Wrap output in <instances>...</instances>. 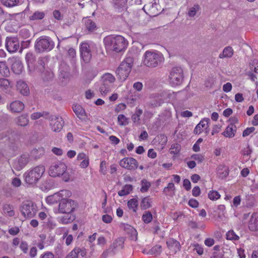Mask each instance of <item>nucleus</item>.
I'll return each mask as SVG.
<instances>
[{"label": "nucleus", "mask_w": 258, "mask_h": 258, "mask_svg": "<svg viewBox=\"0 0 258 258\" xmlns=\"http://www.w3.org/2000/svg\"><path fill=\"white\" fill-rule=\"evenodd\" d=\"M44 16L45 14L44 12L37 11L30 16L29 18L31 20H38L42 19Z\"/></svg>", "instance_id": "42"}, {"label": "nucleus", "mask_w": 258, "mask_h": 258, "mask_svg": "<svg viewBox=\"0 0 258 258\" xmlns=\"http://www.w3.org/2000/svg\"><path fill=\"white\" fill-rule=\"evenodd\" d=\"M36 209L33 203L30 201L24 202L21 207L22 214L25 218H32L36 214Z\"/></svg>", "instance_id": "10"}, {"label": "nucleus", "mask_w": 258, "mask_h": 258, "mask_svg": "<svg viewBox=\"0 0 258 258\" xmlns=\"http://www.w3.org/2000/svg\"><path fill=\"white\" fill-rule=\"evenodd\" d=\"M142 219L146 224L150 223L153 220V215L149 211H146L142 215Z\"/></svg>", "instance_id": "40"}, {"label": "nucleus", "mask_w": 258, "mask_h": 258, "mask_svg": "<svg viewBox=\"0 0 258 258\" xmlns=\"http://www.w3.org/2000/svg\"><path fill=\"white\" fill-rule=\"evenodd\" d=\"M35 49L39 52L49 51L54 47V43L49 37L41 36L37 39L35 45Z\"/></svg>", "instance_id": "6"}, {"label": "nucleus", "mask_w": 258, "mask_h": 258, "mask_svg": "<svg viewBox=\"0 0 258 258\" xmlns=\"http://www.w3.org/2000/svg\"><path fill=\"white\" fill-rule=\"evenodd\" d=\"M183 72L180 67H174L170 71L169 80L172 86L180 85L183 80Z\"/></svg>", "instance_id": "7"}, {"label": "nucleus", "mask_w": 258, "mask_h": 258, "mask_svg": "<svg viewBox=\"0 0 258 258\" xmlns=\"http://www.w3.org/2000/svg\"><path fill=\"white\" fill-rule=\"evenodd\" d=\"M255 130V128L254 127H250L246 128L242 133L243 137H246L249 136L251 133H252Z\"/></svg>", "instance_id": "59"}, {"label": "nucleus", "mask_w": 258, "mask_h": 258, "mask_svg": "<svg viewBox=\"0 0 258 258\" xmlns=\"http://www.w3.org/2000/svg\"><path fill=\"white\" fill-rule=\"evenodd\" d=\"M191 158L197 161L199 163L203 162L205 159L204 156L200 154H193Z\"/></svg>", "instance_id": "56"}, {"label": "nucleus", "mask_w": 258, "mask_h": 258, "mask_svg": "<svg viewBox=\"0 0 258 258\" xmlns=\"http://www.w3.org/2000/svg\"><path fill=\"white\" fill-rule=\"evenodd\" d=\"M82 256H84L86 254L85 249H82L79 247H75L66 256V258H78V255L80 254Z\"/></svg>", "instance_id": "21"}, {"label": "nucleus", "mask_w": 258, "mask_h": 258, "mask_svg": "<svg viewBox=\"0 0 258 258\" xmlns=\"http://www.w3.org/2000/svg\"><path fill=\"white\" fill-rule=\"evenodd\" d=\"M211 258H224L223 251H215Z\"/></svg>", "instance_id": "64"}, {"label": "nucleus", "mask_w": 258, "mask_h": 258, "mask_svg": "<svg viewBox=\"0 0 258 258\" xmlns=\"http://www.w3.org/2000/svg\"><path fill=\"white\" fill-rule=\"evenodd\" d=\"M23 69L22 63L19 60H15L12 65V70L16 74H20L22 73Z\"/></svg>", "instance_id": "30"}, {"label": "nucleus", "mask_w": 258, "mask_h": 258, "mask_svg": "<svg viewBox=\"0 0 258 258\" xmlns=\"http://www.w3.org/2000/svg\"><path fill=\"white\" fill-rule=\"evenodd\" d=\"M72 196V192L67 189L61 190L59 191L48 196L46 199L47 203L53 204L57 202L60 203L62 201H68L70 200V198Z\"/></svg>", "instance_id": "5"}, {"label": "nucleus", "mask_w": 258, "mask_h": 258, "mask_svg": "<svg viewBox=\"0 0 258 258\" xmlns=\"http://www.w3.org/2000/svg\"><path fill=\"white\" fill-rule=\"evenodd\" d=\"M74 219L73 216L67 214L66 216L61 217L60 218V222L63 224H68L72 222Z\"/></svg>", "instance_id": "49"}, {"label": "nucleus", "mask_w": 258, "mask_h": 258, "mask_svg": "<svg viewBox=\"0 0 258 258\" xmlns=\"http://www.w3.org/2000/svg\"><path fill=\"white\" fill-rule=\"evenodd\" d=\"M233 54V49L230 46H228L225 47L223 52L219 55V57L220 58H223L225 57H231L232 56Z\"/></svg>", "instance_id": "34"}, {"label": "nucleus", "mask_w": 258, "mask_h": 258, "mask_svg": "<svg viewBox=\"0 0 258 258\" xmlns=\"http://www.w3.org/2000/svg\"><path fill=\"white\" fill-rule=\"evenodd\" d=\"M180 150V145L178 143H174L171 145L169 149V153L170 154L173 155V156H176L179 154Z\"/></svg>", "instance_id": "37"}, {"label": "nucleus", "mask_w": 258, "mask_h": 258, "mask_svg": "<svg viewBox=\"0 0 258 258\" xmlns=\"http://www.w3.org/2000/svg\"><path fill=\"white\" fill-rule=\"evenodd\" d=\"M14 84L8 79L5 78L0 79V88L4 91L7 92L13 87Z\"/></svg>", "instance_id": "24"}, {"label": "nucleus", "mask_w": 258, "mask_h": 258, "mask_svg": "<svg viewBox=\"0 0 258 258\" xmlns=\"http://www.w3.org/2000/svg\"><path fill=\"white\" fill-rule=\"evenodd\" d=\"M124 240L122 237L116 239L113 243L114 248H122L123 246Z\"/></svg>", "instance_id": "50"}, {"label": "nucleus", "mask_w": 258, "mask_h": 258, "mask_svg": "<svg viewBox=\"0 0 258 258\" xmlns=\"http://www.w3.org/2000/svg\"><path fill=\"white\" fill-rule=\"evenodd\" d=\"M158 5L156 3H149L145 5L143 9L144 11L151 16H156L160 13V10H158L157 7Z\"/></svg>", "instance_id": "18"}, {"label": "nucleus", "mask_w": 258, "mask_h": 258, "mask_svg": "<svg viewBox=\"0 0 258 258\" xmlns=\"http://www.w3.org/2000/svg\"><path fill=\"white\" fill-rule=\"evenodd\" d=\"M40 258H54V255L52 252L46 251L41 254Z\"/></svg>", "instance_id": "60"}, {"label": "nucleus", "mask_w": 258, "mask_h": 258, "mask_svg": "<svg viewBox=\"0 0 258 258\" xmlns=\"http://www.w3.org/2000/svg\"><path fill=\"white\" fill-rule=\"evenodd\" d=\"M152 199L150 196H147L142 199L140 206L142 210H147L152 207Z\"/></svg>", "instance_id": "29"}, {"label": "nucleus", "mask_w": 258, "mask_h": 258, "mask_svg": "<svg viewBox=\"0 0 258 258\" xmlns=\"http://www.w3.org/2000/svg\"><path fill=\"white\" fill-rule=\"evenodd\" d=\"M51 129L54 132H59L62 128L63 121L59 116H51L50 118Z\"/></svg>", "instance_id": "13"}, {"label": "nucleus", "mask_w": 258, "mask_h": 258, "mask_svg": "<svg viewBox=\"0 0 258 258\" xmlns=\"http://www.w3.org/2000/svg\"><path fill=\"white\" fill-rule=\"evenodd\" d=\"M24 108V104L20 101H14L10 105V109L12 112L19 113Z\"/></svg>", "instance_id": "20"}, {"label": "nucleus", "mask_w": 258, "mask_h": 258, "mask_svg": "<svg viewBox=\"0 0 258 258\" xmlns=\"http://www.w3.org/2000/svg\"><path fill=\"white\" fill-rule=\"evenodd\" d=\"M119 165L123 168L130 171L136 170L139 166L137 160L133 157H124L119 162Z\"/></svg>", "instance_id": "11"}, {"label": "nucleus", "mask_w": 258, "mask_h": 258, "mask_svg": "<svg viewBox=\"0 0 258 258\" xmlns=\"http://www.w3.org/2000/svg\"><path fill=\"white\" fill-rule=\"evenodd\" d=\"M126 107V105L125 103H120L117 105L115 109V111L116 113H118L122 110H124Z\"/></svg>", "instance_id": "58"}, {"label": "nucleus", "mask_w": 258, "mask_h": 258, "mask_svg": "<svg viewBox=\"0 0 258 258\" xmlns=\"http://www.w3.org/2000/svg\"><path fill=\"white\" fill-rule=\"evenodd\" d=\"M226 238L231 240H237L239 239V237L233 230H229L227 232Z\"/></svg>", "instance_id": "48"}, {"label": "nucleus", "mask_w": 258, "mask_h": 258, "mask_svg": "<svg viewBox=\"0 0 258 258\" xmlns=\"http://www.w3.org/2000/svg\"><path fill=\"white\" fill-rule=\"evenodd\" d=\"M83 23L84 24L85 28L90 32H93L97 29L95 23L89 18H83Z\"/></svg>", "instance_id": "23"}, {"label": "nucleus", "mask_w": 258, "mask_h": 258, "mask_svg": "<svg viewBox=\"0 0 258 258\" xmlns=\"http://www.w3.org/2000/svg\"><path fill=\"white\" fill-rule=\"evenodd\" d=\"M67 166L60 161L53 163L49 167L48 170L49 175L53 177L62 175L66 171Z\"/></svg>", "instance_id": "8"}, {"label": "nucleus", "mask_w": 258, "mask_h": 258, "mask_svg": "<svg viewBox=\"0 0 258 258\" xmlns=\"http://www.w3.org/2000/svg\"><path fill=\"white\" fill-rule=\"evenodd\" d=\"M166 245L171 252L173 254L180 251L181 246L179 241L173 238H170L166 241Z\"/></svg>", "instance_id": "16"}, {"label": "nucleus", "mask_w": 258, "mask_h": 258, "mask_svg": "<svg viewBox=\"0 0 258 258\" xmlns=\"http://www.w3.org/2000/svg\"><path fill=\"white\" fill-rule=\"evenodd\" d=\"M105 46L116 52H119L124 50L128 45L127 41L122 36L108 35L103 40Z\"/></svg>", "instance_id": "1"}, {"label": "nucleus", "mask_w": 258, "mask_h": 258, "mask_svg": "<svg viewBox=\"0 0 258 258\" xmlns=\"http://www.w3.org/2000/svg\"><path fill=\"white\" fill-rule=\"evenodd\" d=\"M221 197L220 194L216 190H211L208 193V198L212 201H216Z\"/></svg>", "instance_id": "45"}, {"label": "nucleus", "mask_w": 258, "mask_h": 258, "mask_svg": "<svg viewBox=\"0 0 258 258\" xmlns=\"http://www.w3.org/2000/svg\"><path fill=\"white\" fill-rule=\"evenodd\" d=\"M200 9V7L198 5H195L193 7L190 8L188 12V15L189 17H194L196 14V12Z\"/></svg>", "instance_id": "53"}, {"label": "nucleus", "mask_w": 258, "mask_h": 258, "mask_svg": "<svg viewBox=\"0 0 258 258\" xmlns=\"http://www.w3.org/2000/svg\"><path fill=\"white\" fill-rule=\"evenodd\" d=\"M2 3L7 7H13L17 6L19 0H1Z\"/></svg>", "instance_id": "43"}, {"label": "nucleus", "mask_w": 258, "mask_h": 258, "mask_svg": "<svg viewBox=\"0 0 258 258\" xmlns=\"http://www.w3.org/2000/svg\"><path fill=\"white\" fill-rule=\"evenodd\" d=\"M63 238H65V243L68 246L70 245L73 240V235L71 234L68 235L67 233L63 234Z\"/></svg>", "instance_id": "52"}, {"label": "nucleus", "mask_w": 258, "mask_h": 258, "mask_svg": "<svg viewBox=\"0 0 258 258\" xmlns=\"http://www.w3.org/2000/svg\"><path fill=\"white\" fill-rule=\"evenodd\" d=\"M247 226L251 231H258V213H253L247 222Z\"/></svg>", "instance_id": "17"}, {"label": "nucleus", "mask_w": 258, "mask_h": 258, "mask_svg": "<svg viewBox=\"0 0 258 258\" xmlns=\"http://www.w3.org/2000/svg\"><path fill=\"white\" fill-rule=\"evenodd\" d=\"M19 247L24 253H27L28 252V244L26 241L22 240L20 244Z\"/></svg>", "instance_id": "51"}, {"label": "nucleus", "mask_w": 258, "mask_h": 258, "mask_svg": "<svg viewBox=\"0 0 258 258\" xmlns=\"http://www.w3.org/2000/svg\"><path fill=\"white\" fill-rule=\"evenodd\" d=\"M201 193L200 188L198 186H195L192 190V195L194 197H198Z\"/></svg>", "instance_id": "61"}, {"label": "nucleus", "mask_w": 258, "mask_h": 258, "mask_svg": "<svg viewBox=\"0 0 258 258\" xmlns=\"http://www.w3.org/2000/svg\"><path fill=\"white\" fill-rule=\"evenodd\" d=\"M17 88L20 93L23 95H27L29 93V88L27 84L24 81H18Z\"/></svg>", "instance_id": "25"}, {"label": "nucleus", "mask_w": 258, "mask_h": 258, "mask_svg": "<svg viewBox=\"0 0 258 258\" xmlns=\"http://www.w3.org/2000/svg\"><path fill=\"white\" fill-rule=\"evenodd\" d=\"M102 79L103 82L108 84L114 83L115 80V77L110 73H105L104 74L102 77Z\"/></svg>", "instance_id": "38"}, {"label": "nucleus", "mask_w": 258, "mask_h": 258, "mask_svg": "<svg viewBox=\"0 0 258 258\" xmlns=\"http://www.w3.org/2000/svg\"><path fill=\"white\" fill-rule=\"evenodd\" d=\"M162 251V246L160 245H156L152 247L150 250V253L155 255H159Z\"/></svg>", "instance_id": "46"}, {"label": "nucleus", "mask_w": 258, "mask_h": 258, "mask_svg": "<svg viewBox=\"0 0 258 258\" xmlns=\"http://www.w3.org/2000/svg\"><path fill=\"white\" fill-rule=\"evenodd\" d=\"M133 186L131 184H125L121 190L118 191V195L120 197L126 196L133 190Z\"/></svg>", "instance_id": "32"}, {"label": "nucleus", "mask_w": 258, "mask_h": 258, "mask_svg": "<svg viewBox=\"0 0 258 258\" xmlns=\"http://www.w3.org/2000/svg\"><path fill=\"white\" fill-rule=\"evenodd\" d=\"M164 60L163 54L155 50H147L144 54L143 64L148 67L154 68L160 65Z\"/></svg>", "instance_id": "2"}, {"label": "nucleus", "mask_w": 258, "mask_h": 258, "mask_svg": "<svg viewBox=\"0 0 258 258\" xmlns=\"http://www.w3.org/2000/svg\"><path fill=\"white\" fill-rule=\"evenodd\" d=\"M188 205L194 208H196L198 207L199 203L198 201L194 199H191L188 201Z\"/></svg>", "instance_id": "57"}, {"label": "nucleus", "mask_w": 258, "mask_h": 258, "mask_svg": "<svg viewBox=\"0 0 258 258\" xmlns=\"http://www.w3.org/2000/svg\"><path fill=\"white\" fill-rule=\"evenodd\" d=\"M80 55L85 63H88L92 58L90 47L87 42H82L80 45Z\"/></svg>", "instance_id": "12"}, {"label": "nucleus", "mask_w": 258, "mask_h": 258, "mask_svg": "<svg viewBox=\"0 0 258 258\" xmlns=\"http://www.w3.org/2000/svg\"><path fill=\"white\" fill-rule=\"evenodd\" d=\"M175 187L174 184L172 182L168 183L167 186L165 187L163 190V194L166 196L171 197L175 195Z\"/></svg>", "instance_id": "28"}, {"label": "nucleus", "mask_w": 258, "mask_h": 258, "mask_svg": "<svg viewBox=\"0 0 258 258\" xmlns=\"http://www.w3.org/2000/svg\"><path fill=\"white\" fill-rule=\"evenodd\" d=\"M151 186V183L146 179H143L141 181L140 191L142 193L147 192Z\"/></svg>", "instance_id": "35"}, {"label": "nucleus", "mask_w": 258, "mask_h": 258, "mask_svg": "<svg viewBox=\"0 0 258 258\" xmlns=\"http://www.w3.org/2000/svg\"><path fill=\"white\" fill-rule=\"evenodd\" d=\"M241 203V198L240 196H236L234 198L233 200V206L235 207H237Z\"/></svg>", "instance_id": "62"}, {"label": "nucleus", "mask_w": 258, "mask_h": 258, "mask_svg": "<svg viewBox=\"0 0 258 258\" xmlns=\"http://www.w3.org/2000/svg\"><path fill=\"white\" fill-rule=\"evenodd\" d=\"M29 161V155L28 154H23L20 156L18 161L15 163L14 167L18 170H21Z\"/></svg>", "instance_id": "19"}, {"label": "nucleus", "mask_w": 258, "mask_h": 258, "mask_svg": "<svg viewBox=\"0 0 258 258\" xmlns=\"http://www.w3.org/2000/svg\"><path fill=\"white\" fill-rule=\"evenodd\" d=\"M155 140L159 145L164 146L167 142V137L165 134H161L156 137Z\"/></svg>", "instance_id": "39"}, {"label": "nucleus", "mask_w": 258, "mask_h": 258, "mask_svg": "<svg viewBox=\"0 0 258 258\" xmlns=\"http://www.w3.org/2000/svg\"><path fill=\"white\" fill-rule=\"evenodd\" d=\"M127 206L130 210L136 213L138 210V201L135 198L130 199L127 202Z\"/></svg>", "instance_id": "36"}, {"label": "nucleus", "mask_w": 258, "mask_h": 258, "mask_svg": "<svg viewBox=\"0 0 258 258\" xmlns=\"http://www.w3.org/2000/svg\"><path fill=\"white\" fill-rule=\"evenodd\" d=\"M76 206L75 202L73 200L62 201L59 203L58 211L59 213L70 214L74 211Z\"/></svg>", "instance_id": "9"}, {"label": "nucleus", "mask_w": 258, "mask_h": 258, "mask_svg": "<svg viewBox=\"0 0 258 258\" xmlns=\"http://www.w3.org/2000/svg\"><path fill=\"white\" fill-rule=\"evenodd\" d=\"M0 74L5 77H9L10 72L6 61L0 62Z\"/></svg>", "instance_id": "33"}, {"label": "nucleus", "mask_w": 258, "mask_h": 258, "mask_svg": "<svg viewBox=\"0 0 258 258\" xmlns=\"http://www.w3.org/2000/svg\"><path fill=\"white\" fill-rule=\"evenodd\" d=\"M45 171V167L42 165L30 169L24 174L25 182L29 184L36 183L42 176Z\"/></svg>", "instance_id": "4"}, {"label": "nucleus", "mask_w": 258, "mask_h": 258, "mask_svg": "<svg viewBox=\"0 0 258 258\" xmlns=\"http://www.w3.org/2000/svg\"><path fill=\"white\" fill-rule=\"evenodd\" d=\"M73 110L77 117L80 119H84L87 117L85 109L80 105H74Z\"/></svg>", "instance_id": "22"}, {"label": "nucleus", "mask_w": 258, "mask_h": 258, "mask_svg": "<svg viewBox=\"0 0 258 258\" xmlns=\"http://www.w3.org/2000/svg\"><path fill=\"white\" fill-rule=\"evenodd\" d=\"M3 210L5 214L9 216H13L15 214L13 206L9 204H6L4 206Z\"/></svg>", "instance_id": "41"}, {"label": "nucleus", "mask_w": 258, "mask_h": 258, "mask_svg": "<svg viewBox=\"0 0 258 258\" xmlns=\"http://www.w3.org/2000/svg\"><path fill=\"white\" fill-rule=\"evenodd\" d=\"M16 122L19 125L25 126L29 123L28 116L26 115H21L16 118Z\"/></svg>", "instance_id": "31"}, {"label": "nucleus", "mask_w": 258, "mask_h": 258, "mask_svg": "<svg viewBox=\"0 0 258 258\" xmlns=\"http://www.w3.org/2000/svg\"><path fill=\"white\" fill-rule=\"evenodd\" d=\"M204 243L206 246L210 247L214 244L215 240L213 238H208L205 240Z\"/></svg>", "instance_id": "63"}, {"label": "nucleus", "mask_w": 258, "mask_h": 258, "mask_svg": "<svg viewBox=\"0 0 258 258\" xmlns=\"http://www.w3.org/2000/svg\"><path fill=\"white\" fill-rule=\"evenodd\" d=\"M195 250L199 255H202L204 253V248L202 245L196 243L192 245Z\"/></svg>", "instance_id": "55"}, {"label": "nucleus", "mask_w": 258, "mask_h": 258, "mask_svg": "<svg viewBox=\"0 0 258 258\" xmlns=\"http://www.w3.org/2000/svg\"><path fill=\"white\" fill-rule=\"evenodd\" d=\"M236 131V126L233 123H230L227 126L223 135L227 138H232L235 136Z\"/></svg>", "instance_id": "27"}, {"label": "nucleus", "mask_w": 258, "mask_h": 258, "mask_svg": "<svg viewBox=\"0 0 258 258\" xmlns=\"http://www.w3.org/2000/svg\"><path fill=\"white\" fill-rule=\"evenodd\" d=\"M134 62L133 56L127 55L117 68L115 73L117 79L120 81H125L128 77Z\"/></svg>", "instance_id": "3"}, {"label": "nucleus", "mask_w": 258, "mask_h": 258, "mask_svg": "<svg viewBox=\"0 0 258 258\" xmlns=\"http://www.w3.org/2000/svg\"><path fill=\"white\" fill-rule=\"evenodd\" d=\"M210 120L208 118H204L202 119L200 122L196 125L195 127L194 133L196 135H200L202 133L206 131V132H208V131H207L209 128V123Z\"/></svg>", "instance_id": "15"}, {"label": "nucleus", "mask_w": 258, "mask_h": 258, "mask_svg": "<svg viewBox=\"0 0 258 258\" xmlns=\"http://www.w3.org/2000/svg\"><path fill=\"white\" fill-rule=\"evenodd\" d=\"M99 172L103 175H105L107 173L106 162L104 160L100 163Z\"/></svg>", "instance_id": "54"}, {"label": "nucleus", "mask_w": 258, "mask_h": 258, "mask_svg": "<svg viewBox=\"0 0 258 258\" xmlns=\"http://www.w3.org/2000/svg\"><path fill=\"white\" fill-rule=\"evenodd\" d=\"M99 90L101 94H106L108 92H109L110 91V85L109 84L104 83V82H103L102 84L100 87Z\"/></svg>", "instance_id": "47"}, {"label": "nucleus", "mask_w": 258, "mask_h": 258, "mask_svg": "<svg viewBox=\"0 0 258 258\" xmlns=\"http://www.w3.org/2000/svg\"><path fill=\"white\" fill-rule=\"evenodd\" d=\"M229 174L228 167L224 165H220L217 168V175L220 179L226 178Z\"/></svg>", "instance_id": "26"}, {"label": "nucleus", "mask_w": 258, "mask_h": 258, "mask_svg": "<svg viewBox=\"0 0 258 258\" xmlns=\"http://www.w3.org/2000/svg\"><path fill=\"white\" fill-rule=\"evenodd\" d=\"M118 124L123 126L126 125L128 123V118L123 114H119L117 117Z\"/></svg>", "instance_id": "44"}, {"label": "nucleus", "mask_w": 258, "mask_h": 258, "mask_svg": "<svg viewBox=\"0 0 258 258\" xmlns=\"http://www.w3.org/2000/svg\"><path fill=\"white\" fill-rule=\"evenodd\" d=\"M6 47L9 52H15L20 47L19 41L16 37H7L6 42Z\"/></svg>", "instance_id": "14"}]
</instances>
